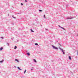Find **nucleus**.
Listing matches in <instances>:
<instances>
[{
    "label": "nucleus",
    "instance_id": "12",
    "mask_svg": "<svg viewBox=\"0 0 78 78\" xmlns=\"http://www.w3.org/2000/svg\"><path fill=\"white\" fill-rule=\"evenodd\" d=\"M17 48V46H15L14 49H16Z\"/></svg>",
    "mask_w": 78,
    "mask_h": 78
},
{
    "label": "nucleus",
    "instance_id": "29",
    "mask_svg": "<svg viewBox=\"0 0 78 78\" xmlns=\"http://www.w3.org/2000/svg\"><path fill=\"white\" fill-rule=\"evenodd\" d=\"M57 42H58V41H57Z\"/></svg>",
    "mask_w": 78,
    "mask_h": 78
},
{
    "label": "nucleus",
    "instance_id": "33",
    "mask_svg": "<svg viewBox=\"0 0 78 78\" xmlns=\"http://www.w3.org/2000/svg\"><path fill=\"white\" fill-rule=\"evenodd\" d=\"M60 45H61V44H59Z\"/></svg>",
    "mask_w": 78,
    "mask_h": 78
},
{
    "label": "nucleus",
    "instance_id": "5",
    "mask_svg": "<svg viewBox=\"0 0 78 78\" xmlns=\"http://www.w3.org/2000/svg\"><path fill=\"white\" fill-rule=\"evenodd\" d=\"M15 61H17V62H19V61L17 60V59H15Z\"/></svg>",
    "mask_w": 78,
    "mask_h": 78
},
{
    "label": "nucleus",
    "instance_id": "7",
    "mask_svg": "<svg viewBox=\"0 0 78 78\" xmlns=\"http://www.w3.org/2000/svg\"><path fill=\"white\" fill-rule=\"evenodd\" d=\"M69 59H70V60H71V59H72L71 58V57H70V56H69Z\"/></svg>",
    "mask_w": 78,
    "mask_h": 78
},
{
    "label": "nucleus",
    "instance_id": "28",
    "mask_svg": "<svg viewBox=\"0 0 78 78\" xmlns=\"http://www.w3.org/2000/svg\"><path fill=\"white\" fill-rule=\"evenodd\" d=\"M20 13H18V14H20Z\"/></svg>",
    "mask_w": 78,
    "mask_h": 78
},
{
    "label": "nucleus",
    "instance_id": "13",
    "mask_svg": "<svg viewBox=\"0 0 78 78\" xmlns=\"http://www.w3.org/2000/svg\"><path fill=\"white\" fill-rule=\"evenodd\" d=\"M4 61V60H2V61H0V62H1V63L3 62Z\"/></svg>",
    "mask_w": 78,
    "mask_h": 78
},
{
    "label": "nucleus",
    "instance_id": "32",
    "mask_svg": "<svg viewBox=\"0 0 78 78\" xmlns=\"http://www.w3.org/2000/svg\"><path fill=\"white\" fill-rule=\"evenodd\" d=\"M8 16H9V14H8Z\"/></svg>",
    "mask_w": 78,
    "mask_h": 78
},
{
    "label": "nucleus",
    "instance_id": "1",
    "mask_svg": "<svg viewBox=\"0 0 78 78\" xmlns=\"http://www.w3.org/2000/svg\"><path fill=\"white\" fill-rule=\"evenodd\" d=\"M75 18V17H71V16L67 17L66 18L67 20L68 19H73Z\"/></svg>",
    "mask_w": 78,
    "mask_h": 78
},
{
    "label": "nucleus",
    "instance_id": "9",
    "mask_svg": "<svg viewBox=\"0 0 78 78\" xmlns=\"http://www.w3.org/2000/svg\"><path fill=\"white\" fill-rule=\"evenodd\" d=\"M61 28H62V29H63V30H65V31H66V29H65L63 27H62Z\"/></svg>",
    "mask_w": 78,
    "mask_h": 78
},
{
    "label": "nucleus",
    "instance_id": "25",
    "mask_svg": "<svg viewBox=\"0 0 78 78\" xmlns=\"http://www.w3.org/2000/svg\"><path fill=\"white\" fill-rule=\"evenodd\" d=\"M25 2H27V0H25Z\"/></svg>",
    "mask_w": 78,
    "mask_h": 78
},
{
    "label": "nucleus",
    "instance_id": "18",
    "mask_svg": "<svg viewBox=\"0 0 78 78\" xmlns=\"http://www.w3.org/2000/svg\"><path fill=\"white\" fill-rule=\"evenodd\" d=\"M13 39H14V37H13V38H11L12 40H13Z\"/></svg>",
    "mask_w": 78,
    "mask_h": 78
},
{
    "label": "nucleus",
    "instance_id": "14",
    "mask_svg": "<svg viewBox=\"0 0 78 78\" xmlns=\"http://www.w3.org/2000/svg\"><path fill=\"white\" fill-rule=\"evenodd\" d=\"M26 71H27V70L25 69L24 71V73H26Z\"/></svg>",
    "mask_w": 78,
    "mask_h": 78
},
{
    "label": "nucleus",
    "instance_id": "22",
    "mask_svg": "<svg viewBox=\"0 0 78 78\" xmlns=\"http://www.w3.org/2000/svg\"><path fill=\"white\" fill-rule=\"evenodd\" d=\"M21 5H23V3H21Z\"/></svg>",
    "mask_w": 78,
    "mask_h": 78
},
{
    "label": "nucleus",
    "instance_id": "30",
    "mask_svg": "<svg viewBox=\"0 0 78 78\" xmlns=\"http://www.w3.org/2000/svg\"><path fill=\"white\" fill-rule=\"evenodd\" d=\"M77 36H78V34H77Z\"/></svg>",
    "mask_w": 78,
    "mask_h": 78
},
{
    "label": "nucleus",
    "instance_id": "10",
    "mask_svg": "<svg viewBox=\"0 0 78 78\" xmlns=\"http://www.w3.org/2000/svg\"><path fill=\"white\" fill-rule=\"evenodd\" d=\"M7 45H8V46H9V43H7Z\"/></svg>",
    "mask_w": 78,
    "mask_h": 78
},
{
    "label": "nucleus",
    "instance_id": "16",
    "mask_svg": "<svg viewBox=\"0 0 78 78\" xmlns=\"http://www.w3.org/2000/svg\"><path fill=\"white\" fill-rule=\"evenodd\" d=\"M42 10H39V11H40V12H42Z\"/></svg>",
    "mask_w": 78,
    "mask_h": 78
},
{
    "label": "nucleus",
    "instance_id": "3",
    "mask_svg": "<svg viewBox=\"0 0 78 78\" xmlns=\"http://www.w3.org/2000/svg\"><path fill=\"white\" fill-rule=\"evenodd\" d=\"M61 50L62 51V52H63V55H64V54H65V52H64V51H63V50L61 49Z\"/></svg>",
    "mask_w": 78,
    "mask_h": 78
},
{
    "label": "nucleus",
    "instance_id": "27",
    "mask_svg": "<svg viewBox=\"0 0 78 78\" xmlns=\"http://www.w3.org/2000/svg\"><path fill=\"white\" fill-rule=\"evenodd\" d=\"M2 50V49H0V51H1Z\"/></svg>",
    "mask_w": 78,
    "mask_h": 78
},
{
    "label": "nucleus",
    "instance_id": "6",
    "mask_svg": "<svg viewBox=\"0 0 78 78\" xmlns=\"http://www.w3.org/2000/svg\"><path fill=\"white\" fill-rule=\"evenodd\" d=\"M17 68H18V69H19V70H21L22 69H20V68H19V67H17Z\"/></svg>",
    "mask_w": 78,
    "mask_h": 78
},
{
    "label": "nucleus",
    "instance_id": "4",
    "mask_svg": "<svg viewBox=\"0 0 78 78\" xmlns=\"http://www.w3.org/2000/svg\"><path fill=\"white\" fill-rule=\"evenodd\" d=\"M27 54L28 56H30V54L29 53H27Z\"/></svg>",
    "mask_w": 78,
    "mask_h": 78
},
{
    "label": "nucleus",
    "instance_id": "24",
    "mask_svg": "<svg viewBox=\"0 0 78 78\" xmlns=\"http://www.w3.org/2000/svg\"><path fill=\"white\" fill-rule=\"evenodd\" d=\"M13 18H14V19H16V17H13Z\"/></svg>",
    "mask_w": 78,
    "mask_h": 78
},
{
    "label": "nucleus",
    "instance_id": "8",
    "mask_svg": "<svg viewBox=\"0 0 78 78\" xmlns=\"http://www.w3.org/2000/svg\"><path fill=\"white\" fill-rule=\"evenodd\" d=\"M30 31H31V32H33V33H34V31L33 30H32V29H31Z\"/></svg>",
    "mask_w": 78,
    "mask_h": 78
},
{
    "label": "nucleus",
    "instance_id": "21",
    "mask_svg": "<svg viewBox=\"0 0 78 78\" xmlns=\"http://www.w3.org/2000/svg\"><path fill=\"white\" fill-rule=\"evenodd\" d=\"M59 49H62V48H61V47H59Z\"/></svg>",
    "mask_w": 78,
    "mask_h": 78
},
{
    "label": "nucleus",
    "instance_id": "23",
    "mask_svg": "<svg viewBox=\"0 0 78 78\" xmlns=\"http://www.w3.org/2000/svg\"><path fill=\"white\" fill-rule=\"evenodd\" d=\"M58 26L59 27H60V28H61L62 27H61L59 25Z\"/></svg>",
    "mask_w": 78,
    "mask_h": 78
},
{
    "label": "nucleus",
    "instance_id": "19",
    "mask_svg": "<svg viewBox=\"0 0 78 78\" xmlns=\"http://www.w3.org/2000/svg\"><path fill=\"white\" fill-rule=\"evenodd\" d=\"M44 18H45V15H44Z\"/></svg>",
    "mask_w": 78,
    "mask_h": 78
},
{
    "label": "nucleus",
    "instance_id": "2",
    "mask_svg": "<svg viewBox=\"0 0 78 78\" xmlns=\"http://www.w3.org/2000/svg\"><path fill=\"white\" fill-rule=\"evenodd\" d=\"M52 47L53 48H54V49H58V48L55 47V46H53V45H52Z\"/></svg>",
    "mask_w": 78,
    "mask_h": 78
},
{
    "label": "nucleus",
    "instance_id": "31",
    "mask_svg": "<svg viewBox=\"0 0 78 78\" xmlns=\"http://www.w3.org/2000/svg\"><path fill=\"white\" fill-rule=\"evenodd\" d=\"M77 54H78V52H77Z\"/></svg>",
    "mask_w": 78,
    "mask_h": 78
},
{
    "label": "nucleus",
    "instance_id": "17",
    "mask_svg": "<svg viewBox=\"0 0 78 78\" xmlns=\"http://www.w3.org/2000/svg\"><path fill=\"white\" fill-rule=\"evenodd\" d=\"M3 47H1V48H0V49H3Z\"/></svg>",
    "mask_w": 78,
    "mask_h": 78
},
{
    "label": "nucleus",
    "instance_id": "15",
    "mask_svg": "<svg viewBox=\"0 0 78 78\" xmlns=\"http://www.w3.org/2000/svg\"><path fill=\"white\" fill-rule=\"evenodd\" d=\"M35 45H38V44H37V43H35Z\"/></svg>",
    "mask_w": 78,
    "mask_h": 78
},
{
    "label": "nucleus",
    "instance_id": "11",
    "mask_svg": "<svg viewBox=\"0 0 78 78\" xmlns=\"http://www.w3.org/2000/svg\"><path fill=\"white\" fill-rule=\"evenodd\" d=\"M34 62H37L36 61V60L34 59Z\"/></svg>",
    "mask_w": 78,
    "mask_h": 78
},
{
    "label": "nucleus",
    "instance_id": "26",
    "mask_svg": "<svg viewBox=\"0 0 78 78\" xmlns=\"http://www.w3.org/2000/svg\"><path fill=\"white\" fill-rule=\"evenodd\" d=\"M46 30H47V31L48 30V29H46Z\"/></svg>",
    "mask_w": 78,
    "mask_h": 78
},
{
    "label": "nucleus",
    "instance_id": "20",
    "mask_svg": "<svg viewBox=\"0 0 78 78\" xmlns=\"http://www.w3.org/2000/svg\"><path fill=\"white\" fill-rule=\"evenodd\" d=\"M1 38H2V39H4V38H3V37H1Z\"/></svg>",
    "mask_w": 78,
    "mask_h": 78
}]
</instances>
